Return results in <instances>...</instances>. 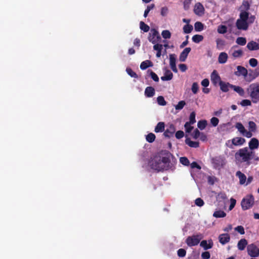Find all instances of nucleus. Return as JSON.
I'll use <instances>...</instances> for the list:
<instances>
[{"mask_svg":"<svg viewBox=\"0 0 259 259\" xmlns=\"http://www.w3.org/2000/svg\"><path fill=\"white\" fill-rule=\"evenodd\" d=\"M153 66L152 63L149 60H146L141 63L140 65V68L142 70H145L149 67H152Z\"/></svg>","mask_w":259,"mask_h":259,"instance_id":"nucleus-34","label":"nucleus"},{"mask_svg":"<svg viewBox=\"0 0 259 259\" xmlns=\"http://www.w3.org/2000/svg\"><path fill=\"white\" fill-rule=\"evenodd\" d=\"M231 89H232L235 92L237 93L240 96L243 97L245 95V92L243 88L239 86H236L233 85L231 86Z\"/></svg>","mask_w":259,"mask_h":259,"instance_id":"nucleus-31","label":"nucleus"},{"mask_svg":"<svg viewBox=\"0 0 259 259\" xmlns=\"http://www.w3.org/2000/svg\"><path fill=\"white\" fill-rule=\"evenodd\" d=\"M193 26L190 24H186L184 26L183 29L184 33L188 34L191 32L193 30Z\"/></svg>","mask_w":259,"mask_h":259,"instance_id":"nucleus-39","label":"nucleus"},{"mask_svg":"<svg viewBox=\"0 0 259 259\" xmlns=\"http://www.w3.org/2000/svg\"><path fill=\"white\" fill-rule=\"evenodd\" d=\"M176 56L175 54L169 55V65L171 70L174 72H177L178 70L176 67Z\"/></svg>","mask_w":259,"mask_h":259,"instance_id":"nucleus-14","label":"nucleus"},{"mask_svg":"<svg viewBox=\"0 0 259 259\" xmlns=\"http://www.w3.org/2000/svg\"><path fill=\"white\" fill-rule=\"evenodd\" d=\"M155 139V136L153 133H150L146 136V140L149 143L153 142Z\"/></svg>","mask_w":259,"mask_h":259,"instance_id":"nucleus-48","label":"nucleus"},{"mask_svg":"<svg viewBox=\"0 0 259 259\" xmlns=\"http://www.w3.org/2000/svg\"><path fill=\"white\" fill-rule=\"evenodd\" d=\"M259 75V69H256L253 73H247V75L244 77L245 80L248 82H250L253 80L256 77Z\"/></svg>","mask_w":259,"mask_h":259,"instance_id":"nucleus-11","label":"nucleus"},{"mask_svg":"<svg viewBox=\"0 0 259 259\" xmlns=\"http://www.w3.org/2000/svg\"><path fill=\"white\" fill-rule=\"evenodd\" d=\"M167 161V159L165 157L156 156L150 162V165L152 169L160 171L165 168Z\"/></svg>","mask_w":259,"mask_h":259,"instance_id":"nucleus-3","label":"nucleus"},{"mask_svg":"<svg viewBox=\"0 0 259 259\" xmlns=\"http://www.w3.org/2000/svg\"><path fill=\"white\" fill-rule=\"evenodd\" d=\"M161 35L164 38H170L171 36V33L169 30H164L162 31Z\"/></svg>","mask_w":259,"mask_h":259,"instance_id":"nucleus-49","label":"nucleus"},{"mask_svg":"<svg viewBox=\"0 0 259 259\" xmlns=\"http://www.w3.org/2000/svg\"><path fill=\"white\" fill-rule=\"evenodd\" d=\"M256 131V125L252 121L248 122V131L247 132H250V138L253 136V133H255Z\"/></svg>","mask_w":259,"mask_h":259,"instance_id":"nucleus-23","label":"nucleus"},{"mask_svg":"<svg viewBox=\"0 0 259 259\" xmlns=\"http://www.w3.org/2000/svg\"><path fill=\"white\" fill-rule=\"evenodd\" d=\"M236 47H237L234 46L231 50V51L232 52L231 55L235 58H239V57H241L243 54L242 51L240 49L237 50H234V48H235Z\"/></svg>","mask_w":259,"mask_h":259,"instance_id":"nucleus-28","label":"nucleus"},{"mask_svg":"<svg viewBox=\"0 0 259 259\" xmlns=\"http://www.w3.org/2000/svg\"><path fill=\"white\" fill-rule=\"evenodd\" d=\"M186 102L184 101H181L178 102V104L175 105V109L177 110H181L184 108Z\"/></svg>","mask_w":259,"mask_h":259,"instance_id":"nucleus-43","label":"nucleus"},{"mask_svg":"<svg viewBox=\"0 0 259 259\" xmlns=\"http://www.w3.org/2000/svg\"><path fill=\"white\" fill-rule=\"evenodd\" d=\"M176 131L175 127L172 124H170L164 133V135L167 137H171Z\"/></svg>","mask_w":259,"mask_h":259,"instance_id":"nucleus-21","label":"nucleus"},{"mask_svg":"<svg viewBox=\"0 0 259 259\" xmlns=\"http://www.w3.org/2000/svg\"><path fill=\"white\" fill-rule=\"evenodd\" d=\"M254 203V198L251 195L246 196L241 201V206L243 210L251 207Z\"/></svg>","mask_w":259,"mask_h":259,"instance_id":"nucleus-5","label":"nucleus"},{"mask_svg":"<svg viewBox=\"0 0 259 259\" xmlns=\"http://www.w3.org/2000/svg\"><path fill=\"white\" fill-rule=\"evenodd\" d=\"M198 89H199V87H198V83L197 82L193 83L192 88H191V90H192V92L194 94H196L198 92Z\"/></svg>","mask_w":259,"mask_h":259,"instance_id":"nucleus-53","label":"nucleus"},{"mask_svg":"<svg viewBox=\"0 0 259 259\" xmlns=\"http://www.w3.org/2000/svg\"><path fill=\"white\" fill-rule=\"evenodd\" d=\"M240 104L242 106H250L251 105V102L249 100L244 99L241 102Z\"/></svg>","mask_w":259,"mask_h":259,"instance_id":"nucleus-58","label":"nucleus"},{"mask_svg":"<svg viewBox=\"0 0 259 259\" xmlns=\"http://www.w3.org/2000/svg\"><path fill=\"white\" fill-rule=\"evenodd\" d=\"M195 115L196 114L195 112H191L189 116V121L186 123H188L191 124L195 123L196 122Z\"/></svg>","mask_w":259,"mask_h":259,"instance_id":"nucleus-41","label":"nucleus"},{"mask_svg":"<svg viewBox=\"0 0 259 259\" xmlns=\"http://www.w3.org/2000/svg\"><path fill=\"white\" fill-rule=\"evenodd\" d=\"M237 71L235 72V74L237 76H243L244 77L247 75V70L244 67L238 66L237 67Z\"/></svg>","mask_w":259,"mask_h":259,"instance_id":"nucleus-17","label":"nucleus"},{"mask_svg":"<svg viewBox=\"0 0 259 259\" xmlns=\"http://www.w3.org/2000/svg\"><path fill=\"white\" fill-rule=\"evenodd\" d=\"M235 230L237 231L241 235H243L245 233L244 228L242 226H238L235 228Z\"/></svg>","mask_w":259,"mask_h":259,"instance_id":"nucleus-61","label":"nucleus"},{"mask_svg":"<svg viewBox=\"0 0 259 259\" xmlns=\"http://www.w3.org/2000/svg\"><path fill=\"white\" fill-rule=\"evenodd\" d=\"M228 55L225 52H222L220 54L218 57V62L220 64L225 63L228 59Z\"/></svg>","mask_w":259,"mask_h":259,"instance_id":"nucleus-27","label":"nucleus"},{"mask_svg":"<svg viewBox=\"0 0 259 259\" xmlns=\"http://www.w3.org/2000/svg\"><path fill=\"white\" fill-rule=\"evenodd\" d=\"M219 122V120L217 117H213L210 119V122L213 126H216L218 124Z\"/></svg>","mask_w":259,"mask_h":259,"instance_id":"nucleus-62","label":"nucleus"},{"mask_svg":"<svg viewBox=\"0 0 259 259\" xmlns=\"http://www.w3.org/2000/svg\"><path fill=\"white\" fill-rule=\"evenodd\" d=\"M219 85L220 86L221 90L224 92H228L230 88L231 89V86L233 85L229 83L225 82L223 81L220 82Z\"/></svg>","mask_w":259,"mask_h":259,"instance_id":"nucleus-25","label":"nucleus"},{"mask_svg":"<svg viewBox=\"0 0 259 259\" xmlns=\"http://www.w3.org/2000/svg\"><path fill=\"white\" fill-rule=\"evenodd\" d=\"M235 127L237 130L240 135L247 138H250V132H247V130L241 122H236L235 125Z\"/></svg>","mask_w":259,"mask_h":259,"instance_id":"nucleus-9","label":"nucleus"},{"mask_svg":"<svg viewBox=\"0 0 259 259\" xmlns=\"http://www.w3.org/2000/svg\"><path fill=\"white\" fill-rule=\"evenodd\" d=\"M203 238V236L201 234H198L196 235H193L192 236L188 237L186 242L189 246H193L197 245L200 242V240Z\"/></svg>","mask_w":259,"mask_h":259,"instance_id":"nucleus-7","label":"nucleus"},{"mask_svg":"<svg viewBox=\"0 0 259 259\" xmlns=\"http://www.w3.org/2000/svg\"><path fill=\"white\" fill-rule=\"evenodd\" d=\"M245 142L244 138L240 137H235L231 140L232 144L236 146L243 145Z\"/></svg>","mask_w":259,"mask_h":259,"instance_id":"nucleus-16","label":"nucleus"},{"mask_svg":"<svg viewBox=\"0 0 259 259\" xmlns=\"http://www.w3.org/2000/svg\"><path fill=\"white\" fill-rule=\"evenodd\" d=\"M207 125L206 120H200L198 122L197 126L201 130L204 129Z\"/></svg>","mask_w":259,"mask_h":259,"instance_id":"nucleus-44","label":"nucleus"},{"mask_svg":"<svg viewBox=\"0 0 259 259\" xmlns=\"http://www.w3.org/2000/svg\"><path fill=\"white\" fill-rule=\"evenodd\" d=\"M157 101L158 104L160 106H165L166 105V102L162 96H158L157 98Z\"/></svg>","mask_w":259,"mask_h":259,"instance_id":"nucleus-46","label":"nucleus"},{"mask_svg":"<svg viewBox=\"0 0 259 259\" xmlns=\"http://www.w3.org/2000/svg\"><path fill=\"white\" fill-rule=\"evenodd\" d=\"M210 79L211 81L214 85H217L218 83L220 84V82L222 81L221 77L216 70H213L211 73Z\"/></svg>","mask_w":259,"mask_h":259,"instance_id":"nucleus-13","label":"nucleus"},{"mask_svg":"<svg viewBox=\"0 0 259 259\" xmlns=\"http://www.w3.org/2000/svg\"><path fill=\"white\" fill-rule=\"evenodd\" d=\"M236 42L238 45L244 46L246 44V40L244 37H239L237 38Z\"/></svg>","mask_w":259,"mask_h":259,"instance_id":"nucleus-45","label":"nucleus"},{"mask_svg":"<svg viewBox=\"0 0 259 259\" xmlns=\"http://www.w3.org/2000/svg\"><path fill=\"white\" fill-rule=\"evenodd\" d=\"M191 50L190 48H186L183 51L179 57V60L180 61L184 62L186 60L189 53L191 51Z\"/></svg>","mask_w":259,"mask_h":259,"instance_id":"nucleus-22","label":"nucleus"},{"mask_svg":"<svg viewBox=\"0 0 259 259\" xmlns=\"http://www.w3.org/2000/svg\"><path fill=\"white\" fill-rule=\"evenodd\" d=\"M155 94V90L153 87H148L145 91V95L147 97H152Z\"/></svg>","mask_w":259,"mask_h":259,"instance_id":"nucleus-30","label":"nucleus"},{"mask_svg":"<svg viewBox=\"0 0 259 259\" xmlns=\"http://www.w3.org/2000/svg\"><path fill=\"white\" fill-rule=\"evenodd\" d=\"M173 77V74L171 72L166 68L164 70V75L161 77L163 81H167L171 80Z\"/></svg>","mask_w":259,"mask_h":259,"instance_id":"nucleus-20","label":"nucleus"},{"mask_svg":"<svg viewBox=\"0 0 259 259\" xmlns=\"http://www.w3.org/2000/svg\"><path fill=\"white\" fill-rule=\"evenodd\" d=\"M140 27L144 32H148L150 29L149 26L142 21L140 23Z\"/></svg>","mask_w":259,"mask_h":259,"instance_id":"nucleus-42","label":"nucleus"},{"mask_svg":"<svg viewBox=\"0 0 259 259\" xmlns=\"http://www.w3.org/2000/svg\"><path fill=\"white\" fill-rule=\"evenodd\" d=\"M194 28L196 31H201L204 29V25L201 22L197 21L194 24Z\"/></svg>","mask_w":259,"mask_h":259,"instance_id":"nucleus-35","label":"nucleus"},{"mask_svg":"<svg viewBox=\"0 0 259 259\" xmlns=\"http://www.w3.org/2000/svg\"><path fill=\"white\" fill-rule=\"evenodd\" d=\"M180 161V162L184 165L188 166L189 164V161L188 159L185 157H181Z\"/></svg>","mask_w":259,"mask_h":259,"instance_id":"nucleus-54","label":"nucleus"},{"mask_svg":"<svg viewBox=\"0 0 259 259\" xmlns=\"http://www.w3.org/2000/svg\"><path fill=\"white\" fill-rule=\"evenodd\" d=\"M194 12L197 15H203L204 13V8L203 5L200 3H196L194 8Z\"/></svg>","mask_w":259,"mask_h":259,"instance_id":"nucleus-12","label":"nucleus"},{"mask_svg":"<svg viewBox=\"0 0 259 259\" xmlns=\"http://www.w3.org/2000/svg\"><path fill=\"white\" fill-rule=\"evenodd\" d=\"M258 147L259 141L257 139L255 138H252L248 143V148L252 151H253L254 149H257Z\"/></svg>","mask_w":259,"mask_h":259,"instance_id":"nucleus-15","label":"nucleus"},{"mask_svg":"<svg viewBox=\"0 0 259 259\" xmlns=\"http://www.w3.org/2000/svg\"><path fill=\"white\" fill-rule=\"evenodd\" d=\"M126 72L127 74L130 75L132 77H137V75L136 73L134 72L131 68H127L126 69Z\"/></svg>","mask_w":259,"mask_h":259,"instance_id":"nucleus-56","label":"nucleus"},{"mask_svg":"<svg viewBox=\"0 0 259 259\" xmlns=\"http://www.w3.org/2000/svg\"><path fill=\"white\" fill-rule=\"evenodd\" d=\"M247 252L248 255L251 257L259 256V248L254 244H250L248 246Z\"/></svg>","mask_w":259,"mask_h":259,"instance_id":"nucleus-10","label":"nucleus"},{"mask_svg":"<svg viewBox=\"0 0 259 259\" xmlns=\"http://www.w3.org/2000/svg\"><path fill=\"white\" fill-rule=\"evenodd\" d=\"M216 181L217 179L215 177L208 176L207 177L208 183L210 185H213Z\"/></svg>","mask_w":259,"mask_h":259,"instance_id":"nucleus-57","label":"nucleus"},{"mask_svg":"<svg viewBox=\"0 0 259 259\" xmlns=\"http://www.w3.org/2000/svg\"><path fill=\"white\" fill-rule=\"evenodd\" d=\"M191 124H189V123H186V122L185 124L184 127L185 128L186 133H189L192 131L193 127L191 126Z\"/></svg>","mask_w":259,"mask_h":259,"instance_id":"nucleus-60","label":"nucleus"},{"mask_svg":"<svg viewBox=\"0 0 259 259\" xmlns=\"http://www.w3.org/2000/svg\"><path fill=\"white\" fill-rule=\"evenodd\" d=\"M227 198V195L225 193L221 192L217 196V199L219 200H225Z\"/></svg>","mask_w":259,"mask_h":259,"instance_id":"nucleus-52","label":"nucleus"},{"mask_svg":"<svg viewBox=\"0 0 259 259\" xmlns=\"http://www.w3.org/2000/svg\"><path fill=\"white\" fill-rule=\"evenodd\" d=\"M254 20L253 16L249 17L248 13H240V18L236 22V26L238 29L246 30L248 28L249 23H252Z\"/></svg>","mask_w":259,"mask_h":259,"instance_id":"nucleus-2","label":"nucleus"},{"mask_svg":"<svg viewBox=\"0 0 259 259\" xmlns=\"http://www.w3.org/2000/svg\"><path fill=\"white\" fill-rule=\"evenodd\" d=\"M163 49V46L160 44H156L153 46V49L157 51L156 57L159 58L161 56V51Z\"/></svg>","mask_w":259,"mask_h":259,"instance_id":"nucleus-33","label":"nucleus"},{"mask_svg":"<svg viewBox=\"0 0 259 259\" xmlns=\"http://www.w3.org/2000/svg\"><path fill=\"white\" fill-rule=\"evenodd\" d=\"M160 39L161 37L158 32L154 29H151L148 36L149 41L155 45L158 44Z\"/></svg>","mask_w":259,"mask_h":259,"instance_id":"nucleus-8","label":"nucleus"},{"mask_svg":"<svg viewBox=\"0 0 259 259\" xmlns=\"http://www.w3.org/2000/svg\"><path fill=\"white\" fill-rule=\"evenodd\" d=\"M185 142L191 147L197 148L199 147V143L198 142L192 141L190 139H186Z\"/></svg>","mask_w":259,"mask_h":259,"instance_id":"nucleus-37","label":"nucleus"},{"mask_svg":"<svg viewBox=\"0 0 259 259\" xmlns=\"http://www.w3.org/2000/svg\"><path fill=\"white\" fill-rule=\"evenodd\" d=\"M219 239L220 243L224 245L230 241V235L227 233L222 234L219 236Z\"/></svg>","mask_w":259,"mask_h":259,"instance_id":"nucleus-18","label":"nucleus"},{"mask_svg":"<svg viewBox=\"0 0 259 259\" xmlns=\"http://www.w3.org/2000/svg\"><path fill=\"white\" fill-rule=\"evenodd\" d=\"M218 32L220 34H224L227 31V28L225 25H220L218 28Z\"/></svg>","mask_w":259,"mask_h":259,"instance_id":"nucleus-47","label":"nucleus"},{"mask_svg":"<svg viewBox=\"0 0 259 259\" xmlns=\"http://www.w3.org/2000/svg\"><path fill=\"white\" fill-rule=\"evenodd\" d=\"M192 39L194 42L199 43L203 39V36L201 35L195 34L192 37Z\"/></svg>","mask_w":259,"mask_h":259,"instance_id":"nucleus-40","label":"nucleus"},{"mask_svg":"<svg viewBox=\"0 0 259 259\" xmlns=\"http://www.w3.org/2000/svg\"><path fill=\"white\" fill-rule=\"evenodd\" d=\"M155 7L154 4H151L147 7L146 9L145 10L144 14V17H146L148 16V14L150 10H152Z\"/></svg>","mask_w":259,"mask_h":259,"instance_id":"nucleus-50","label":"nucleus"},{"mask_svg":"<svg viewBox=\"0 0 259 259\" xmlns=\"http://www.w3.org/2000/svg\"><path fill=\"white\" fill-rule=\"evenodd\" d=\"M236 175L239 179L240 184L241 185L244 184L246 180V177L245 175L242 173L240 171H237L236 172Z\"/></svg>","mask_w":259,"mask_h":259,"instance_id":"nucleus-29","label":"nucleus"},{"mask_svg":"<svg viewBox=\"0 0 259 259\" xmlns=\"http://www.w3.org/2000/svg\"><path fill=\"white\" fill-rule=\"evenodd\" d=\"M249 63L251 67H254L257 65V61L256 59L251 58L249 60Z\"/></svg>","mask_w":259,"mask_h":259,"instance_id":"nucleus-59","label":"nucleus"},{"mask_svg":"<svg viewBox=\"0 0 259 259\" xmlns=\"http://www.w3.org/2000/svg\"><path fill=\"white\" fill-rule=\"evenodd\" d=\"M201 257L203 259H209L210 257V255L209 252L205 251L202 253Z\"/></svg>","mask_w":259,"mask_h":259,"instance_id":"nucleus-64","label":"nucleus"},{"mask_svg":"<svg viewBox=\"0 0 259 259\" xmlns=\"http://www.w3.org/2000/svg\"><path fill=\"white\" fill-rule=\"evenodd\" d=\"M186 251L185 249L181 248L178 250V255L180 257H184L186 255Z\"/></svg>","mask_w":259,"mask_h":259,"instance_id":"nucleus-63","label":"nucleus"},{"mask_svg":"<svg viewBox=\"0 0 259 259\" xmlns=\"http://www.w3.org/2000/svg\"><path fill=\"white\" fill-rule=\"evenodd\" d=\"M235 158L237 163H245L247 165L251 163V160H258V157L255 156L254 152L244 147L238 150L235 154Z\"/></svg>","mask_w":259,"mask_h":259,"instance_id":"nucleus-1","label":"nucleus"},{"mask_svg":"<svg viewBox=\"0 0 259 259\" xmlns=\"http://www.w3.org/2000/svg\"><path fill=\"white\" fill-rule=\"evenodd\" d=\"M148 72H149L150 75L153 80L156 82L159 81V77L154 72L151 70H148Z\"/></svg>","mask_w":259,"mask_h":259,"instance_id":"nucleus-51","label":"nucleus"},{"mask_svg":"<svg viewBox=\"0 0 259 259\" xmlns=\"http://www.w3.org/2000/svg\"><path fill=\"white\" fill-rule=\"evenodd\" d=\"M247 48L250 51L257 50L259 49V44L255 41H251L247 44Z\"/></svg>","mask_w":259,"mask_h":259,"instance_id":"nucleus-24","label":"nucleus"},{"mask_svg":"<svg viewBox=\"0 0 259 259\" xmlns=\"http://www.w3.org/2000/svg\"><path fill=\"white\" fill-rule=\"evenodd\" d=\"M164 129V123L163 122H159L156 126L154 131L156 133L162 132Z\"/></svg>","mask_w":259,"mask_h":259,"instance_id":"nucleus-38","label":"nucleus"},{"mask_svg":"<svg viewBox=\"0 0 259 259\" xmlns=\"http://www.w3.org/2000/svg\"><path fill=\"white\" fill-rule=\"evenodd\" d=\"M211 162L214 168L220 169L226 164V159L223 156H218L213 158Z\"/></svg>","mask_w":259,"mask_h":259,"instance_id":"nucleus-6","label":"nucleus"},{"mask_svg":"<svg viewBox=\"0 0 259 259\" xmlns=\"http://www.w3.org/2000/svg\"><path fill=\"white\" fill-rule=\"evenodd\" d=\"M168 12V9L166 7H162L161 9L160 14L161 16L165 17L166 16Z\"/></svg>","mask_w":259,"mask_h":259,"instance_id":"nucleus-55","label":"nucleus"},{"mask_svg":"<svg viewBox=\"0 0 259 259\" xmlns=\"http://www.w3.org/2000/svg\"><path fill=\"white\" fill-rule=\"evenodd\" d=\"M247 92L253 103L259 101V83L256 82L250 84L247 89Z\"/></svg>","mask_w":259,"mask_h":259,"instance_id":"nucleus-4","label":"nucleus"},{"mask_svg":"<svg viewBox=\"0 0 259 259\" xmlns=\"http://www.w3.org/2000/svg\"><path fill=\"white\" fill-rule=\"evenodd\" d=\"M200 245L204 248L205 250L210 249L213 246V242L211 239L207 240H202L200 242Z\"/></svg>","mask_w":259,"mask_h":259,"instance_id":"nucleus-19","label":"nucleus"},{"mask_svg":"<svg viewBox=\"0 0 259 259\" xmlns=\"http://www.w3.org/2000/svg\"><path fill=\"white\" fill-rule=\"evenodd\" d=\"M250 5L247 1H243L242 5L240 7V13H248L247 11L249 9Z\"/></svg>","mask_w":259,"mask_h":259,"instance_id":"nucleus-26","label":"nucleus"},{"mask_svg":"<svg viewBox=\"0 0 259 259\" xmlns=\"http://www.w3.org/2000/svg\"><path fill=\"white\" fill-rule=\"evenodd\" d=\"M247 244V241L245 239H241L239 241L237 244V247L239 250H243L245 249Z\"/></svg>","mask_w":259,"mask_h":259,"instance_id":"nucleus-32","label":"nucleus"},{"mask_svg":"<svg viewBox=\"0 0 259 259\" xmlns=\"http://www.w3.org/2000/svg\"><path fill=\"white\" fill-rule=\"evenodd\" d=\"M213 216L216 218H224L226 216V213L224 211L218 210L214 212Z\"/></svg>","mask_w":259,"mask_h":259,"instance_id":"nucleus-36","label":"nucleus"}]
</instances>
